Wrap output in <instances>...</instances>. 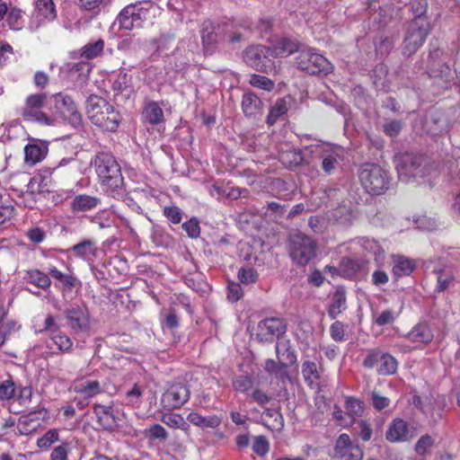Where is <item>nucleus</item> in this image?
<instances>
[{
	"label": "nucleus",
	"instance_id": "72a5a7b5",
	"mask_svg": "<svg viewBox=\"0 0 460 460\" xmlns=\"http://www.w3.org/2000/svg\"><path fill=\"white\" fill-rule=\"evenodd\" d=\"M187 420L201 429H215L221 423V420L216 415L201 416L197 412H190L187 417Z\"/></svg>",
	"mask_w": 460,
	"mask_h": 460
},
{
	"label": "nucleus",
	"instance_id": "37998d69",
	"mask_svg": "<svg viewBox=\"0 0 460 460\" xmlns=\"http://www.w3.org/2000/svg\"><path fill=\"white\" fill-rule=\"evenodd\" d=\"M162 422L172 429H179L187 431L190 428L184 418L178 413L165 412L162 415Z\"/></svg>",
	"mask_w": 460,
	"mask_h": 460
},
{
	"label": "nucleus",
	"instance_id": "6e6552de",
	"mask_svg": "<svg viewBox=\"0 0 460 460\" xmlns=\"http://www.w3.org/2000/svg\"><path fill=\"white\" fill-rule=\"evenodd\" d=\"M244 62L257 71L275 73L276 66L269 47L256 45L248 47L243 52Z\"/></svg>",
	"mask_w": 460,
	"mask_h": 460
},
{
	"label": "nucleus",
	"instance_id": "a211bd4d",
	"mask_svg": "<svg viewBox=\"0 0 460 460\" xmlns=\"http://www.w3.org/2000/svg\"><path fill=\"white\" fill-rule=\"evenodd\" d=\"M413 435L407 421L401 418H395L388 425L385 438L390 443H402L410 440Z\"/></svg>",
	"mask_w": 460,
	"mask_h": 460
},
{
	"label": "nucleus",
	"instance_id": "f3484780",
	"mask_svg": "<svg viewBox=\"0 0 460 460\" xmlns=\"http://www.w3.org/2000/svg\"><path fill=\"white\" fill-rule=\"evenodd\" d=\"M287 331L284 321L278 317H270L258 323L257 338L261 341H271L274 337L279 338Z\"/></svg>",
	"mask_w": 460,
	"mask_h": 460
},
{
	"label": "nucleus",
	"instance_id": "13d9d810",
	"mask_svg": "<svg viewBox=\"0 0 460 460\" xmlns=\"http://www.w3.org/2000/svg\"><path fill=\"white\" fill-rule=\"evenodd\" d=\"M181 227L190 238L196 239L200 234L199 222L196 217H192L189 221L183 223Z\"/></svg>",
	"mask_w": 460,
	"mask_h": 460
},
{
	"label": "nucleus",
	"instance_id": "b1692460",
	"mask_svg": "<svg viewBox=\"0 0 460 460\" xmlns=\"http://www.w3.org/2000/svg\"><path fill=\"white\" fill-rule=\"evenodd\" d=\"M433 274L436 276V286L434 292L441 293L448 289L455 283L456 274L451 267L446 266L443 268L435 269Z\"/></svg>",
	"mask_w": 460,
	"mask_h": 460
},
{
	"label": "nucleus",
	"instance_id": "9b49d317",
	"mask_svg": "<svg viewBox=\"0 0 460 460\" xmlns=\"http://www.w3.org/2000/svg\"><path fill=\"white\" fill-rule=\"evenodd\" d=\"M190 395V391L187 384L174 382L162 394L161 405L168 411L180 409L189 401Z\"/></svg>",
	"mask_w": 460,
	"mask_h": 460
},
{
	"label": "nucleus",
	"instance_id": "5fc2aeb1",
	"mask_svg": "<svg viewBox=\"0 0 460 460\" xmlns=\"http://www.w3.org/2000/svg\"><path fill=\"white\" fill-rule=\"evenodd\" d=\"M51 340L55 345L58 346V349L62 352H69L73 346L72 340L66 334L58 332L51 334Z\"/></svg>",
	"mask_w": 460,
	"mask_h": 460
},
{
	"label": "nucleus",
	"instance_id": "ea45409f",
	"mask_svg": "<svg viewBox=\"0 0 460 460\" xmlns=\"http://www.w3.org/2000/svg\"><path fill=\"white\" fill-rule=\"evenodd\" d=\"M398 367V361L389 353H382L377 372L383 376L394 375Z\"/></svg>",
	"mask_w": 460,
	"mask_h": 460
},
{
	"label": "nucleus",
	"instance_id": "bb28decb",
	"mask_svg": "<svg viewBox=\"0 0 460 460\" xmlns=\"http://www.w3.org/2000/svg\"><path fill=\"white\" fill-rule=\"evenodd\" d=\"M100 204L101 199L96 196L79 194L73 199L70 208L73 212H86L97 208Z\"/></svg>",
	"mask_w": 460,
	"mask_h": 460
},
{
	"label": "nucleus",
	"instance_id": "9d476101",
	"mask_svg": "<svg viewBox=\"0 0 460 460\" xmlns=\"http://www.w3.org/2000/svg\"><path fill=\"white\" fill-rule=\"evenodd\" d=\"M421 155L413 153H402L395 156V167L402 181H408L412 177L422 175Z\"/></svg>",
	"mask_w": 460,
	"mask_h": 460
},
{
	"label": "nucleus",
	"instance_id": "cd10ccee",
	"mask_svg": "<svg viewBox=\"0 0 460 460\" xmlns=\"http://www.w3.org/2000/svg\"><path fill=\"white\" fill-rule=\"evenodd\" d=\"M74 391L84 399H90L102 393V386L97 380H80L75 383Z\"/></svg>",
	"mask_w": 460,
	"mask_h": 460
},
{
	"label": "nucleus",
	"instance_id": "f03ea898",
	"mask_svg": "<svg viewBox=\"0 0 460 460\" xmlns=\"http://www.w3.org/2000/svg\"><path fill=\"white\" fill-rule=\"evenodd\" d=\"M88 119L95 126L108 131H116L120 122V115L105 99L91 95L86 102Z\"/></svg>",
	"mask_w": 460,
	"mask_h": 460
},
{
	"label": "nucleus",
	"instance_id": "6e6d98bb",
	"mask_svg": "<svg viewBox=\"0 0 460 460\" xmlns=\"http://www.w3.org/2000/svg\"><path fill=\"white\" fill-rule=\"evenodd\" d=\"M435 439L429 434L421 436L414 446L415 452L420 456H425L433 447Z\"/></svg>",
	"mask_w": 460,
	"mask_h": 460
},
{
	"label": "nucleus",
	"instance_id": "e433bc0d",
	"mask_svg": "<svg viewBox=\"0 0 460 460\" xmlns=\"http://www.w3.org/2000/svg\"><path fill=\"white\" fill-rule=\"evenodd\" d=\"M288 111V104L285 99H278L270 108L266 122L268 125H274Z\"/></svg>",
	"mask_w": 460,
	"mask_h": 460
},
{
	"label": "nucleus",
	"instance_id": "4c0bfd02",
	"mask_svg": "<svg viewBox=\"0 0 460 460\" xmlns=\"http://www.w3.org/2000/svg\"><path fill=\"white\" fill-rule=\"evenodd\" d=\"M276 354L279 360L286 361L289 365H293L296 361L295 349L290 346L288 341H280L276 344Z\"/></svg>",
	"mask_w": 460,
	"mask_h": 460
},
{
	"label": "nucleus",
	"instance_id": "2eb2a0df",
	"mask_svg": "<svg viewBox=\"0 0 460 460\" xmlns=\"http://www.w3.org/2000/svg\"><path fill=\"white\" fill-rule=\"evenodd\" d=\"M363 449L351 441L348 434H341L335 443L333 457L339 460H362Z\"/></svg>",
	"mask_w": 460,
	"mask_h": 460
},
{
	"label": "nucleus",
	"instance_id": "f257e3e1",
	"mask_svg": "<svg viewBox=\"0 0 460 460\" xmlns=\"http://www.w3.org/2000/svg\"><path fill=\"white\" fill-rule=\"evenodd\" d=\"M91 164L103 191L112 198H121L125 193V183L116 158L109 152H99Z\"/></svg>",
	"mask_w": 460,
	"mask_h": 460
},
{
	"label": "nucleus",
	"instance_id": "a19ab883",
	"mask_svg": "<svg viewBox=\"0 0 460 460\" xmlns=\"http://www.w3.org/2000/svg\"><path fill=\"white\" fill-rule=\"evenodd\" d=\"M71 251L75 256L88 260L92 256H95L96 248L94 242L92 240H85L71 247Z\"/></svg>",
	"mask_w": 460,
	"mask_h": 460
},
{
	"label": "nucleus",
	"instance_id": "393cba45",
	"mask_svg": "<svg viewBox=\"0 0 460 460\" xmlns=\"http://www.w3.org/2000/svg\"><path fill=\"white\" fill-rule=\"evenodd\" d=\"M263 103L261 100L252 93H246L243 95L242 110L248 118L256 119L262 113Z\"/></svg>",
	"mask_w": 460,
	"mask_h": 460
},
{
	"label": "nucleus",
	"instance_id": "c9c22d12",
	"mask_svg": "<svg viewBox=\"0 0 460 460\" xmlns=\"http://www.w3.org/2000/svg\"><path fill=\"white\" fill-rule=\"evenodd\" d=\"M46 414L45 409H41L35 411H31L26 416H23L22 420H19L18 429L21 434L27 435L33 430L36 429L35 426L31 427V423L35 420H39L40 416H44Z\"/></svg>",
	"mask_w": 460,
	"mask_h": 460
},
{
	"label": "nucleus",
	"instance_id": "39448f33",
	"mask_svg": "<svg viewBox=\"0 0 460 460\" xmlns=\"http://www.w3.org/2000/svg\"><path fill=\"white\" fill-rule=\"evenodd\" d=\"M316 248V242L304 233L296 232L288 237L289 256L298 266L307 265L315 257Z\"/></svg>",
	"mask_w": 460,
	"mask_h": 460
},
{
	"label": "nucleus",
	"instance_id": "0e129e2a",
	"mask_svg": "<svg viewBox=\"0 0 460 460\" xmlns=\"http://www.w3.org/2000/svg\"><path fill=\"white\" fill-rule=\"evenodd\" d=\"M258 275L252 268H241L238 271V279L243 284H252L257 280Z\"/></svg>",
	"mask_w": 460,
	"mask_h": 460
},
{
	"label": "nucleus",
	"instance_id": "6ab92c4d",
	"mask_svg": "<svg viewBox=\"0 0 460 460\" xmlns=\"http://www.w3.org/2000/svg\"><path fill=\"white\" fill-rule=\"evenodd\" d=\"M347 295L343 287H337L330 296L327 305L328 316L334 320L347 310Z\"/></svg>",
	"mask_w": 460,
	"mask_h": 460
},
{
	"label": "nucleus",
	"instance_id": "20e7f679",
	"mask_svg": "<svg viewBox=\"0 0 460 460\" xmlns=\"http://www.w3.org/2000/svg\"><path fill=\"white\" fill-rule=\"evenodd\" d=\"M311 152L319 157L320 167L325 175H333L342 169L345 149L339 145L321 143L311 146Z\"/></svg>",
	"mask_w": 460,
	"mask_h": 460
},
{
	"label": "nucleus",
	"instance_id": "49530a36",
	"mask_svg": "<svg viewBox=\"0 0 460 460\" xmlns=\"http://www.w3.org/2000/svg\"><path fill=\"white\" fill-rule=\"evenodd\" d=\"M280 161L287 167H296L304 161L303 154L298 149H289L280 154Z\"/></svg>",
	"mask_w": 460,
	"mask_h": 460
},
{
	"label": "nucleus",
	"instance_id": "de8ad7c7",
	"mask_svg": "<svg viewBox=\"0 0 460 460\" xmlns=\"http://www.w3.org/2000/svg\"><path fill=\"white\" fill-rule=\"evenodd\" d=\"M350 205V202L343 203L333 210L332 216L337 222L342 225L351 223L354 218V214Z\"/></svg>",
	"mask_w": 460,
	"mask_h": 460
},
{
	"label": "nucleus",
	"instance_id": "ddd939ff",
	"mask_svg": "<svg viewBox=\"0 0 460 460\" xmlns=\"http://www.w3.org/2000/svg\"><path fill=\"white\" fill-rule=\"evenodd\" d=\"M429 30V23L421 22L420 24L414 26L410 22L402 44L403 55L410 57L414 54L424 43Z\"/></svg>",
	"mask_w": 460,
	"mask_h": 460
},
{
	"label": "nucleus",
	"instance_id": "864d4df0",
	"mask_svg": "<svg viewBox=\"0 0 460 460\" xmlns=\"http://www.w3.org/2000/svg\"><path fill=\"white\" fill-rule=\"evenodd\" d=\"M254 378L251 376H239L233 381L234 390L246 394L253 386Z\"/></svg>",
	"mask_w": 460,
	"mask_h": 460
},
{
	"label": "nucleus",
	"instance_id": "c756f323",
	"mask_svg": "<svg viewBox=\"0 0 460 460\" xmlns=\"http://www.w3.org/2000/svg\"><path fill=\"white\" fill-rule=\"evenodd\" d=\"M219 27L210 21L203 22L200 34L202 44L205 49L214 46L218 40Z\"/></svg>",
	"mask_w": 460,
	"mask_h": 460
},
{
	"label": "nucleus",
	"instance_id": "69168bd1",
	"mask_svg": "<svg viewBox=\"0 0 460 460\" xmlns=\"http://www.w3.org/2000/svg\"><path fill=\"white\" fill-rule=\"evenodd\" d=\"M22 11L11 9L7 14V22L12 30H20L22 27Z\"/></svg>",
	"mask_w": 460,
	"mask_h": 460
},
{
	"label": "nucleus",
	"instance_id": "774afa93",
	"mask_svg": "<svg viewBox=\"0 0 460 460\" xmlns=\"http://www.w3.org/2000/svg\"><path fill=\"white\" fill-rule=\"evenodd\" d=\"M69 451V444L63 443L62 445L56 447L50 455L51 460H67V454Z\"/></svg>",
	"mask_w": 460,
	"mask_h": 460
},
{
	"label": "nucleus",
	"instance_id": "603ef678",
	"mask_svg": "<svg viewBox=\"0 0 460 460\" xmlns=\"http://www.w3.org/2000/svg\"><path fill=\"white\" fill-rule=\"evenodd\" d=\"M58 439L59 435L58 429H51L48 430L42 437L38 438L37 446L40 449H48L51 447V445L58 441Z\"/></svg>",
	"mask_w": 460,
	"mask_h": 460
},
{
	"label": "nucleus",
	"instance_id": "4d7b16f0",
	"mask_svg": "<svg viewBox=\"0 0 460 460\" xmlns=\"http://www.w3.org/2000/svg\"><path fill=\"white\" fill-rule=\"evenodd\" d=\"M330 335L335 341L346 340V325L341 321H335L330 326Z\"/></svg>",
	"mask_w": 460,
	"mask_h": 460
},
{
	"label": "nucleus",
	"instance_id": "412c9836",
	"mask_svg": "<svg viewBox=\"0 0 460 460\" xmlns=\"http://www.w3.org/2000/svg\"><path fill=\"white\" fill-rule=\"evenodd\" d=\"M111 88L115 99H129L134 94L131 75L120 71L113 80Z\"/></svg>",
	"mask_w": 460,
	"mask_h": 460
},
{
	"label": "nucleus",
	"instance_id": "f8f14e48",
	"mask_svg": "<svg viewBox=\"0 0 460 460\" xmlns=\"http://www.w3.org/2000/svg\"><path fill=\"white\" fill-rule=\"evenodd\" d=\"M68 326L75 332H86L91 328L90 313L85 304H73L65 310Z\"/></svg>",
	"mask_w": 460,
	"mask_h": 460
},
{
	"label": "nucleus",
	"instance_id": "7ed1b4c3",
	"mask_svg": "<svg viewBox=\"0 0 460 460\" xmlns=\"http://www.w3.org/2000/svg\"><path fill=\"white\" fill-rule=\"evenodd\" d=\"M358 178L362 187L371 195H381L389 190L391 185L389 171L376 164H362Z\"/></svg>",
	"mask_w": 460,
	"mask_h": 460
},
{
	"label": "nucleus",
	"instance_id": "c85d7f7f",
	"mask_svg": "<svg viewBox=\"0 0 460 460\" xmlns=\"http://www.w3.org/2000/svg\"><path fill=\"white\" fill-rule=\"evenodd\" d=\"M23 279L25 282L43 290L49 289L51 286V279L49 275L37 269L26 270Z\"/></svg>",
	"mask_w": 460,
	"mask_h": 460
},
{
	"label": "nucleus",
	"instance_id": "aec40b11",
	"mask_svg": "<svg viewBox=\"0 0 460 460\" xmlns=\"http://www.w3.org/2000/svg\"><path fill=\"white\" fill-rule=\"evenodd\" d=\"M269 48L273 58L287 57L301 50L298 42L288 38H278L271 41Z\"/></svg>",
	"mask_w": 460,
	"mask_h": 460
},
{
	"label": "nucleus",
	"instance_id": "f704fd0d",
	"mask_svg": "<svg viewBox=\"0 0 460 460\" xmlns=\"http://www.w3.org/2000/svg\"><path fill=\"white\" fill-rule=\"evenodd\" d=\"M104 49V40L100 39L94 42L85 44L81 49L79 57L84 60H90L99 57Z\"/></svg>",
	"mask_w": 460,
	"mask_h": 460
},
{
	"label": "nucleus",
	"instance_id": "3c124183",
	"mask_svg": "<svg viewBox=\"0 0 460 460\" xmlns=\"http://www.w3.org/2000/svg\"><path fill=\"white\" fill-rule=\"evenodd\" d=\"M142 395L143 389L137 385H135L125 394L126 403L134 408H138L142 403Z\"/></svg>",
	"mask_w": 460,
	"mask_h": 460
},
{
	"label": "nucleus",
	"instance_id": "0eeeda50",
	"mask_svg": "<svg viewBox=\"0 0 460 460\" xmlns=\"http://www.w3.org/2000/svg\"><path fill=\"white\" fill-rule=\"evenodd\" d=\"M297 66L310 75L329 74L332 71V63L314 49H301L296 58Z\"/></svg>",
	"mask_w": 460,
	"mask_h": 460
},
{
	"label": "nucleus",
	"instance_id": "bf43d9fd",
	"mask_svg": "<svg viewBox=\"0 0 460 460\" xmlns=\"http://www.w3.org/2000/svg\"><path fill=\"white\" fill-rule=\"evenodd\" d=\"M164 216L172 224H179L182 219V211L177 206L164 207L163 210Z\"/></svg>",
	"mask_w": 460,
	"mask_h": 460
},
{
	"label": "nucleus",
	"instance_id": "473e14b6",
	"mask_svg": "<svg viewBox=\"0 0 460 460\" xmlns=\"http://www.w3.org/2000/svg\"><path fill=\"white\" fill-rule=\"evenodd\" d=\"M47 152L48 147L42 144H28L24 147L25 162L33 165L41 161Z\"/></svg>",
	"mask_w": 460,
	"mask_h": 460
},
{
	"label": "nucleus",
	"instance_id": "8fccbe9b",
	"mask_svg": "<svg viewBox=\"0 0 460 460\" xmlns=\"http://www.w3.org/2000/svg\"><path fill=\"white\" fill-rule=\"evenodd\" d=\"M249 84L253 87L269 92L272 91L275 86V84L272 80L264 75L256 74L251 75Z\"/></svg>",
	"mask_w": 460,
	"mask_h": 460
},
{
	"label": "nucleus",
	"instance_id": "dca6fc26",
	"mask_svg": "<svg viewBox=\"0 0 460 460\" xmlns=\"http://www.w3.org/2000/svg\"><path fill=\"white\" fill-rule=\"evenodd\" d=\"M57 18V10L53 0H37L33 17L29 28L31 31H37L47 22H53Z\"/></svg>",
	"mask_w": 460,
	"mask_h": 460
},
{
	"label": "nucleus",
	"instance_id": "2f4dec72",
	"mask_svg": "<svg viewBox=\"0 0 460 460\" xmlns=\"http://www.w3.org/2000/svg\"><path fill=\"white\" fill-rule=\"evenodd\" d=\"M143 114L146 121L151 125H158L164 121L163 109L156 102H147L145 105Z\"/></svg>",
	"mask_w": 460,
	"mask_h": 460
},
{
	"label": "nucleus",
	"instance_id": "a18cd8bd",
	"mask_svg": "<svg viewBox=\"0 0 460 460\" xmlns=\"http://www.w3.org/2000/svg\"><path fill=\"white\" fill-rule=\"evenodd\" d=\"M49 273L53 279L61 282L66 289H72L75 287L77 279L73 273H63L57 267L49 268Z\"/></svg>",
	"mask_w": 460,
	"mask_h": 460
},
{
	"label": "nucleus",
	"instance_id": "4be33fe9",
	"mask_svg": "<svg viewBox=\"0 0 460 460\" xmlns=\"http://www.w3.org/2000/svg\"><path fill=\"white\" fill-rule=\"evenodd\" d=\"M93 412L103 429L114 430L118 427V417L112 406L96 404Z\"/></svg>",
	"mask_w": 460,
	"mask_h": 460
},
{
	"label": "nucleus",
	"instance_id": "680f3d73",
	"mask_svg": "<svg viewBox=\"0 0 460 460\" xmlns=\"http://www.w3.org/2000/svg\"><path fill=\"white\" fill-rule=\"evenodd\" d=\"M252 450L260 456H265L270 450V444L264 436L255 438L252 444Z\"/></svg>",
	"mask_w": 460,
	"mask_h": 460
},
{
	"label": "nucleus",
	"instance_id": "5701e85b",
	"mask_svg": "<svg viewBox=\"0 0 460 460\" xmlns=\"http://www.w3.org/2000/svg\"><path fill=\"white\" fill-rule=\"evenodd\" d=\"M404 338L420 346H425L433 341L434 334L427 323H418L404 335Z\"/></svg>",
	"mask_w": 460,
	"mask_h": 460
},
{
	"label": "nucleus",
	"instance_id": "423d86ee",
	"mask_svg": "<svg viewBox=\"0 0 460 460\" xmlns=\"http://www.w3.org/2000/svg\"><path fill=\"white\" fill-rule=\"evenodd\" d=\"M152 7L151 1H140L128 4L119 13L115 24H118L120 30L126 31L141 28L149 18Z\"/></svg>",
	"mask_w": 460,
	"mask_h": 460
},
{
	"label": "nucleus",
	"instance_id": "1a4fd4ad",
	"mask_svg": "<svg viewBox=\"0 0 460 460\" xmlns=\"http://www.w3.org/2000/svg\"><path fill=\"white\" fill-rule=\"evenodd\" d=\"M46 99V93H34L29 95L26 98L25 105L22 112L23 119L31 122H39L45 126L54 125L55 119L47 116L40 111Z\"/></svg>",
	"mask_w": 460,
	"mask_h": 460
},
{
	"label": "nucleus",
	"instance_id": "c03bdc74",
	"mask_svg": "<svg viewBox=\"0 0 460 460\" xmlns=\"http://www.w3.org/2000/svg\"><path fill=\"white\" fill-rule=\"evenodd\" d=\"M344 407L349 416V421L355 422L356 418L361 416L364 411L363 402L354 397H347Z\"/></svg>",
	"mask_w": 460,
	"mask_h": 460
},
{
	"label": "nucleus",
	"instance_id": "79ce46f5",
	"mask_svg": "<svg viewBox=\"0 0 460 460\" xmlns=\"http://www.w3.org/2000/svg\"><path fill=\"white\" fill-rule=\"evenodd\" d=\"M302 375L305 383L309 386L314 387V385H317V381L320 378V375L317 370L315 362L305 360L302 365Z\"/></svg>",
	"mask_w": 460,
	"mask_h": 460
},
{
	"label": "nucleus",
	"instance_id": "58836bf2",
	"mask_svg": "<svg viewBox=\"0 0 460 460\" xmlns=\"http://www.w3.org/2000/svg\"><path fill=\"white\" fill-rule=\"evenodd\" d=\"M156 51L164 56L169 55V51L175 49V35L172 32H168L161 35L158 39L154 40Z\"/></svg>",
	"mask_w": 460,
	"mask_h": 460
},
{
	"label": "nucleus",
	"instance_id": "4468645a",
	"mask_svg": "<svg viewBox=\"0 0 460 460\" xmlns=\"http://www.w3.org/2000/svg\"><path fill=\"white\" fill-rule=\"evenodd\" d=\"M54 107L60 117L74 128L82 124V115L71 97L61 93H57L54 95Z\"/></svg>",
	"mask_w": 460,
	"mask_h": 460
},
{
	"label": "nucleus",
	"instance_id": "a878e982",
	"mask_svg": "<svg viewBox=\"0 0 460 460\" xmlns=\"http://www.w3.org/2000/svg\"><path fill=\"white\" fill-rule=\"evenodd\" d=\"M393 274L395 278L409 276L416 268L415 261L403 255H393Z\"/></svg>",
	"mask_w": 460,
	"mask_h": 460
},
{
	"label": "nucleus",
	"instance_id": "09e8293b",
	"mask_svg": "<svg viewBox=\"0 0 460 460\" xmlns=\"http://www.w3.org/2000/svg\"><path fill=\"white\" fill-rule=\"evenodd\" d=\"M65 167H68L66 172L68 176L75 175L78 171V164L74 158H63L57 166L52 168V172L60 174Z\"/></svg>",
	"mask_w": 460,
	"mask_h": 460
},
{
	"label": "nucleus",
	"instance_id": "052dcab7",
	"mask_svg": "<svg viewBox=\"0 0 460 460\" xmlns=\"http://www.w3.org/2000/svg\"><path fill=\"white\" fill-rule=\"evenodd\" d=\"M15 385L11 379L4 380L0 383V399L10 400L14 396Z\"/></svg>",
	"mask_w": 460,
	"mask_h": 460
},
{
	"label": "nucleus",
	"instance_id": "e2e57ef3",
	"mask_svg": "<svg viewBox=\"0 0 460 460\" xmlns=\"http://www.w3.org/2000/svg\"><path fill=\"white\" fill-rule=\"evenodd\" d=\"M397 314L392 309H386L375 318V323L378 326H384L393 323Z\"/></svg>",
	"mask_w": 460,
	"mask_h": 460
},
{
	"label": "nucleus",
	"instance_id": "7c9ffc66",
	"mask_svg": "<svg viewBox=\"0 0 460 460\" xmlns=\"http://www.w3.org/2000/svg\"><path fill=\"white\" fill-rule=\"evenodd\" d=\"M409 9L413 17L411 23L414 24V26L420 24L421 22L423 23H429L426 15L428 9L427 0H412L410 3Z\"/></svg>",
	"mask_w": 460,
	"mask_h": 460
},
{
	"label": "nucleus",
	"instance_id": "338daca9",
	"mask_svg": "<svg viewBox=\"0 0 460 460\" xmlns=\"http://www.w3.org/2000/svg\"><path fill=\"white\" fill-rule=\"evenodd\" d=\"M371 402L376 411H382L390 405L391 400L388 397L380 395L377 392L371 393Z\"/></svg>",
	"mask_w": 460,
	"mask_h": 460
}]
</instances>
